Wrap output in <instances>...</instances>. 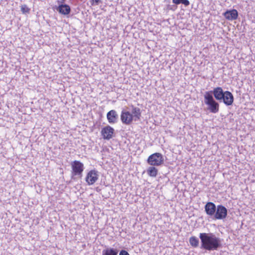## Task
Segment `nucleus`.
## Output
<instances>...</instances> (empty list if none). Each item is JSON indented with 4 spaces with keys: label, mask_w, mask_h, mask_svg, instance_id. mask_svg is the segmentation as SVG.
<instances>
[{
    "label": "nucleus",
    "mask_w": 255,
    "mask_h": 255,
    "mask_svg": "<svg viewBox=\"0 0 255 255\" xmlns=\"http://www.w3.org/2000/svg\"><path fill=\"white\" fill-rule=\"evenodd\" d=\"M201 249L208 251L217 250L222 247V240L213 233H202L199 234Z\"/></svg>",
    "instance_id": "f257e3e1"
},
{
    "label": "nucleus",
    "mask_w": 255,
    "mask_h": 255,
    "mask_svg": "<svg viewBox=\"0 0 255 255\" xmlns=\"http://www.w3.org/2000/svg\"><path fill=\"white\" fill-rule=\"evenodd\" d=\"M204 103L208 106V110L212 113H217L219 111V104L215 101L210 92H205L204 95Z\"/></svg>",
    "instance_id": "f03ea898"
},
{
    "label": "nucleus",
    "mask_w": 255,
    "mask_h": 255,
    "mask_svg": "<svg viewBox=\"0 0 255 255\" xmlns=\"http://www.w3.org/2000/svg\"><path fill=\"white\" fill-rule=\"evenodd\" d=\"M163 157L160 153H155L150 155L147 159L148 163L151 165H159L163 162Z\"/></svg>",
    "instance_id": "7ed1b4c3"
},
{
    "label": "nucleus",
    "mask_w": 255,
    "mask_h": 255,
    "mask_svg": "<svg viewBox=\"0 0 255 255\" xmlns=\"http://www.w3.org/2000/svg\"><path fill=\"white\" fill-rule=\"evenodd\" d=\"M214 219L223 220L225 219L228 215L227 209L222 205H218L217 206Z\"/></svg>",
    "instance_id": "20e7f679"
},
{
    "label": "nucleus",
    "mask_w": 255,
    "mask_h": 255,
    "mask_svg": "<svg viewBox=\"0 0 255 255\" xmlns=\"http://www.w3.org/2000/svg\"><path fill=\"white\" fill-rule=\"evenodd\" d=\"M71 166L73 173L76 175H81L84 170V164L79 161L75 160L72 164Z\"/></svg>",
    "instance_id": "39448f33"
},
{
    "label": "nucleus",
    "mask_w": 255,
    "mask_h": 255,
    "mask_svg": "<svg viewBox=\"0 0 255 255\" xmlns=\"http://www.w3.org/2000/svg\"><path fill=\"white\" fill-rule=\"evenodd\" d=\"M114 129L110 126H107L102 128L101 134L105 139L109 140L113 137Z\"/></svg>",
    "instance_id": "423d86ee"
},
{
    "label": "nucleus",
    "mask_w": 255,
    "mask_h": 255,
    "mask_svg": "<svg viewBox=\"0 0 255 255\" xmlns=\"http://www.w3.org/2000/svg\"><path fill=\"white\" fill-rule=\"evenodd\" d=\"M206 92H210L211 95H213V97L219 102H222V99L223 98L224 94L225 93V91L220 87H217L214 88L213 90L207 91Z\"/></svg>",
    "instance_id": "0eeeda50"
},
{
    "label": "nucleus",
    "mask_w": 255,
    "mask_h": 255,
    "mask_svg": "<svg viewBox=\"0 0 255 255\" xmlns=\"http://www.w3.org/2000/svg\"><path fill=\"white\" fill-rule=\"evenodd\" d=\"M205 211L206 214L210 217H214V215L217 210L216 205L211 202H207L204 207Z\"/></svg>",
    "instance_id": "6e6552de"
},
{
    "label": "nucleus",
    "mask_w": 255,
    "mask_h": 255,
    "mask_svg": "<svg viewBox=\"0 0 255 255\" xmlns=\"http://www.w3.org/2000/svg\"><path fill=\"white\" fill-rule=\"evenodd\" d=\"M121 119L123 124L130 125L132 121L133 117L129 112L123 111L121 113Z\"/></svg>",
    "instance_id": "1a4fd4ad"
},
{
    "label": "nucleus",
    "mask_w": 255,
    "mask_h": 255,
    "mask_svg": "<svg viewBox=\"0 0 255 255\" xmlns=\"http://www.w3.org/2000/svg\"><path fill=\"white\" fill-rule=\"evenodd\" d=\"M222 102H223L226 106L232 105L234 102L233 95L230 91H225L223 98L222 99Z\"/></svg>",
    "instance_id": "9d476101"
},
{
    "label": "nucleus",
    "mask_w": 255,
    "mask_h": 255,
    "mask_svg": "<svg viewBox=\"0 0 255 255\" xmlns=\"http://www.w3.org/2000/svg\"><path fill=\"white\" fill-rule=\"evenodd\" d=\"M225 17L229 20H235L238 18V12L236 9L227 10L223 13Z\"/></svg>",
    "instance_id": "9b49d317"
},
{
    "label": "nucleus",
    "mask_w": 255,
    "mask_h": 255,
    "mask_svg": "<svg viewBox=\"0 0 255 255\" xmlns=\"http://www.w3.org/2000/svg\"><path fill=\"white\" fill-rule=\"evenodd\" d=\"M107 118L109 123L115 124L117 122L119 116L117 112L112 110L107 113Z\"/></svg>",
    "instance_id": "f8f14e48"
},
{
    "label": "nucleus",
    "mask_w": 255,
    "mask_h": 255,
    "mask_svg": "<svg viewBox=\"0 0 255 255\" xmlns=\"http://www.w3.org/2000/svg\"><path fill=\"white\" fill-rule=\"evenodd\" d=\"M131 114L133 117V119L134 121H137L140 120L141 117V110L140 109L133 106H131Z\"/></svg>",
    "instance_id": "ddd939ff"
},
{
    "label": "nucleus",
    "mask_w": 255,
    "mask_h": 255,
    "mask_svg": "<svg viewBox=\"0 0 255 255\" xmlns=\"http://www.w3.org/2000/svg\"><path fill=\"white\" fill-rule=\"evenodd\" d=\"M58 11L64 15L68 14L71 10L70 6L67 4H61L58 6Z\"/></svg>",
    "instance_id": "4468645a"
},
{
    "label": "nucleus",
    "mask_w": 255,
    "mask_h": 255,
    "mask_svg": "<svg viewBox=\"0 0 255 255\" xmlns=\"http://www.w3.org/2000/svg\"><path fill=\"white\" fill-rule=\"evenodd\" d=\"M118 251L112 248H108L102 251V255H118Z\"/></svg>",
    "instance_id": "2eb2a0df"
},
{
    "label": "nucleus",
    "mask_w": 255,
    "mask_h": 255,
    "mask_svg": "<svg viewBox=\"0 0 255 255\" xmlns=\"http://www.w3.org/2000/svg\"><path fill=\"white\" fill-rule=\"evenodd\" d=\"M189 242L190 245L194 248H197L199 246V240L195 236L191 237Z\"/></svg>",
    "instance_id": "dca6fc26"
},
{
    "label": "nucleus",
    "mask_w": 255,
    "mask_h": 255,
    "mask_svg": "<svg viewBox=\"0 0 255 255\" xmlns=\"http://www.w3.org/2000/svg\"><path fill=\"white\" fill-rule=\"evenodd\" d=\"M98 180L97 176H86V181L89 185L93 184Z\"/></svg>",
    "instance_id": "f3484780"
},
{
    "label": "nucleus",
    "mask_w": 255,
    "mask_h": 255,
    "mask_svg": "<svg viewBox=\"0 0 255 255\" xmlns=\"http://www.w3.org/2000/svg\"><path fill=\"white\" fill-rule=\"evenodd\" d=\"M147 174L150 176L156 175L157 173V169L153 166L149 167L147 170Z\"/></svg>",
    "instance_id": "a211bd4d"
},
{
    "label": "nucleus",
    "mask_w": 255,
    "mask_h": 255,
    "mask_svg": "<svg viewBox=\"0 0 255 255\" xmlns=\"http://www.w3.org/2000/svg\"><path fill=\"white\" fill-rule=\"evenodd\" d=\"M172 2L176 4L182 3L185 6H188L190 4V2L188 0H172Z\"/></svg>",
    "instance_id": "6ab92c4d"
},
{
    "label": "nucleus",
    "mask_w": 255,
    "mask_h": 255,
    "mask_svg": "<svg viewBox=\"0 0 255 255\" xmlns=\"http://www.w3.org/2000/svg\"><path fill=\"white\" fill-rule=\"evenodd\" d=\"M21 11L23 14L28 13L30 8L26 4H23L21 6Z\"/></svg>",
    "instance_id": "aec40b11"
},
{
    "label": "nucleus",
    "mask_w": 255,
    "mask_h": 255,
    "mask_svg": "<svg viewBox=\"0 0 255 255\" xmlns=\"http://www.w3.org/2000/svg\"><path fill=\"white\" fill-rule=\"evenodd\" d=\"M101 0H90L91 4L92 5H99V3L101 2Z\"/></svg>",
    "instance_id": "412c9836"
},
{
    "label": "nucleus",
    "mask_w": 255,
    "mask_h": 255,
    "mask_svg": "<svg viewBox=\"0 0 255 255\" xmlns=\"http://www.w3.org/2000/svg\"><path fill=\"white\" fill-rule=\"evenodd\" d=\"M98 171L95 169L91 170L87 174V175H97Z\"/></svg>",
    "instance_id": "4be33fe9"
},
{
    "label": "nucleus",
    "mask_w": 255,
    "mask_h": 255,
    "mask_svg": "<svg viewBox=\"0 0 255 255\" xmlns=\"http://www.w3.org/2000/svg\"><path fill=\"white\" fill-rule=\"evenodd\" d=\"M119 255H129V254L127 251L122 250L120 251Z\"/></svg>",
    "instance_id": "5701e85b"
}]
</instances>
